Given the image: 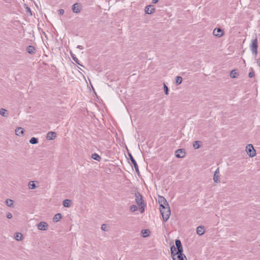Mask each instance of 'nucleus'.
Returning <instances> with one entry per match:
<instances>
[{
	"mask_svg": "<svg viewBox=\"0 0 260 260\" xmlns=\"http://www.w3.org/2000/svg\"><path fill=\"white\" fill-rule=\"evenodd\" d=\"M160 212L162 215L164 221L166 222L171 215L170 207H166V209L162 210Z\"/></svg>",
	"mask_w": 260,
	"mask_h": 260,
	"instance_id": "nucleus-1",
	"label": "nucleus"
},
{
	"mask_svg": "<svg viewBox=\"0 0 260 260\" xmlns=\"http://www.w3.org/2000/svg\"><path fill=\"white\" fill-rule=\"evenodd\" d=\"M257 39L255 38L252 40L251 44L250 45V50L253 54L256 56L257 54Z\"/></svg>",
	"mask_w": 260,
	"mask_h": 260,
	"instance_id": "nucleus-2",
	"label": "nucleus"
},
{
	"mask_svg": "<svg viewBox=\"0 0 260 260\" xmlns=\"http://www.w3.org/2000/svg\"><path fill=\"white\" fill-rule=\"evenodd\" d=\"M246 151L247 154L250 157H253L256 155L255 150H254L252 144H248L246 146Z\"/></svg>",
	"mask_w": 260,
	"mask_h": 260,
	"instance_id": "nucleus-3",
	"label": "nucleus"
},
{
	"mask_svg": "<svg viewBox=\"0 0 260 260\" xmlns=\"http://www.w3.org/2000/svg\"><path fill=\"white\" fill-rule=\"evenodd\" d=\"M135 200L138 206L144 204L142 196L138 192L135 193Z\"/></svg>",
	"mask_w": 260,
	"mask_h": 260,
	"instance_id": "nucleus-4",
	"label": "nucleus"
},
{
	"mask_svg": "<svg viewBox=\"0 0 260 260\" xmlns=\"http://www.w3.org/2000/svg\"><path fill=\"white\" fill-rule=\"evenodd\" d=\"M82 8V5L81 4L76 3L74 4L72 6L73 12L75 13H79L80 12Z\"/></svg>",
	"mask_w": 260,
	"mask_h": 260,
	"instance_id": "nucleus-5",
	"label": "nucleus"
},
{
	"mask_svg": "<svg viewBox=\"0 0 260 260\" xmlns=\"http://www.w3.org/2000/svg\"><path fill=\"white\" fill-rule=\"evenodd\" d=\"M48 225V224L44 221H41L39 222L38 225L37 227L39 230H42V231H46L47 230Z\"/></svg>",
	"mask_w": 260,
	"mask_h": 260,
	"instance_id": "nucleus-6",
	"label": "nucleus"
},
{
	"mask_svg": "<svg viewBox=\"0 0 260 260\" xmlns=\"http://www.w3.org/2000/svg\"><path fill=\"white\" fill-rule=\"evenodd\" d=\"M213 34L214 36L217 37H221L223 35V30L220 28H216L214 29L213 31Z\"/></svg>",
	"mask_w": 260,
	"mask_h": 260,
	"instance_id": "nucleus-7",
	"label": "nucleus"
},
{
	"mask_svg": "<svg viewBox=\"0 0 260 260\" xmlns=\"http://www.w3.org/2000/svg\"><path fill=\"white\" fill-rule=\"evenodd\" d=\"M175 245L176 246V249H177V253H182L183 252V247L181 244V242L179 240H176L175 241Z\"/></svg>",
	"mask_w": 260,
	"mask_h": 260,
	"instance_id": "nucleus-8",
	"label": "nucleus"
},
{
	"mask_svg": "<svg viewBox=\"0 0 260 260\" xmlns=\"http://www.w3.org/2000/svg\"><path fill=\"white\" fill-rule=\"evenodd\" d=\"M219 168H217L214 172L213 180L215 182L218 183L220 182V175H219Z\"/></svg>",
	"mask_w": 260,
	"mask_h": 260,
	"instance_id": "nucleus-9",
	"label": "nucleus"
},
{
	"mask_svg": "<svg viewBox=\"0 0 260 260\" xmlns=\"http://www.w3.org/2000/svg\"><path fill=\"white\" fill-rule=\"evenodd\" d=\"M128 155H129V158H130L132 164L134 165V167L137 173H138L139 172V168H138V166L137 164L136 161L135 160V159H134V158L133 157V156H132V155L131 153H129Z\"/></svg>",
	"mask_w": 260,
	"mask_h": 260,
	"instance_id": "nucleus-10",
	"label": "nucleus"
},
{
	"mask_svg": "<svg viewBox=\"0 0 260 260\" xmlns=\"http://www.w3.org/2000/svg\"><path fill=\"white\" fill-rule=\"evenodd\" d=\"M155 8L153 6L149 5L146 6L145 8V12L146 13L150 14L154 12Z\"/></svg>",
	"mask_w": 260,
	"mask_h": 260,
	"instance_id": "nucleus-11",
	"label": "nucleus"
},
{
	"mask_svg": "<svg viewBox=\"0 0 260 260\" xmlns=\"http://www.w3.org/2000/svg\"><path fill=\"white\" fill-rule=\"evenodd\" d=\"M205 227L203 225H200L197 228V234L199 236L203 235L205 233Z\"/></svg>",
	"mask_w": 260,
	"mask_h": 260,
	"instance_id": "nucleus-12",
	"label": "nucleus"
},
{
	"mask_svg": "<svg viewBox=\"0 0 260 260\" xmlns=\"http://www.w3.org/2000/svg\"><path fill=\"white\" fill-rule=\"evenodd\" d=\"M173 260H187L186 256L182 253H178L176 256H174Z\"/></svg>",
	"mask_w": 260,
	"mask_h": 260,
	"instance_id": "nucleus-13",
	"label": "nucleus"
},
{
	"mask_svg": "<svg viewBox=\"0 0 260 260\" xmlns=\"http://www.w3.org/2000/svg\"><path fill=\"white\" fill-rule=\"evenodd\" d=\"M158 202L159 205H165L166 206L167 204H168L166 199L162 196H158Z\"/></svg>",
	"mask_w": 260,
	"mask_h": 260,
	"instance_id": "nucleus-14",
	"label": "nucleus"
},
{
	"mask_svg": "<svg viewBox=\"0 0 260 260\" xmlns=\"http://www.w3.org/2000/svg\"><path fill=\"white\" fill-rule=\"evenodd\" d=\"M176 156L178 158L183 157L185 155V152L183 149H178L176 151Z\"/></svg>",
	"mask_w": 260,
	"mask_h": 260,
	"instance_id": "nucleus-15",
	"label": "nucleus"
},
{
	"mask_svg": "<svg viewBox=\"0 0 260 260\" xmlns=\"http://www.w3.org/2000/svg\"><path fill=\"white\" fill-rule=\"evenodd\" d=\"M56 137V133L53 132H49L47 134V139L49 140H53Z\"/></svg>",
	"mask_w": 260,
	"mask_h": 260,
	"instance_id": "nucleus-16",
	"label": "nucleus"
},
{
	"mask_svg": "<svg viewBox=\"0 0 260 260\" xmlns=\"http://www.w3.org/2000/svg\"><path fill=\"white\" fill-rule=\"evenodd\" d=\"M15 134L18 136H22L24 133L23 128L21 127H18L15 129Z\"/></svg>",
	"mask_w": 260,
	"mask_h": 260,
	"instance_id": "nucleus-17",
	"label": "nucleus"
},
{
	"mask_svg": "<svg viewBox=\"0 0 260 260\" xmlns=\"http://www.w3.org/2000/svg\"><path fill=\"white\" fill-rule=\"evenodd\" d=\"M171 252L173 258L174 256H176L178 255V253H177V249L175 247V246L173 245L171 247Z\"/></svg>",
	"mask_w": 260,
	"mask_h": 260,
	"instance_id": "nucleus-18",
	"label": "nucleus"
},
{
	"mask_svg": "<svg viewBox=\"0 0 260 260\" xmlns=\"http://www.w3.org/2000/svg\"><path fill=\"white\" fill-rule=\"evenodd\" d=\"M61 217H62L61 214L60 213H57L54 216V217L53 218V221L54 222H57L59 221L61 219Z\"/></svg>",
	"mask_w": 260,
	"mask_h": 260,
	"instance_id": "nucleus-19",
	"label": "nucleus"
},
{
	"mask_svg": "<svg viewBox=\"0 0 260 260\" xmlns=\"http://www.w3.org/2000/svg\"><path fill=\"white\" fill-rule=\"evenodd\" d=\"M27 52L29 54H34L35 53V48L32 46H28L26 49Z\"/></svg>",
	"mask_w": 260,
	"mask_h": 260,
	"instance_id": "nucleus-20",
	"label": "nucleus"
},
{
	"mask_svg": "<svg viewBox=\"0 0 260 260\" xmlns=\"http://www.w3.org/2000/svg\"><path fill=\"white\" fill-rule=\"evenodd\" d=\"M0 114L3 117H7L8 116V112L7 110L2 108L0 109Z\"/></svg>",
	"mask_w": 260,
	"mask_h": 260,
	"instance_id": "nucleus-21",
	"label": "nucleus"
},
{
	"mask_svg": "<svg viewBox=\"0 0 260 260\" xmlns=\"http://www.w3.org/2000/svg\"><path fill=\"white\" fill-rule=\"evenodd\" d=\"M6 205L9 207H13V201L11 199H7L6 201Z\"/></svg>",
	"mask_w": 260,
	"mask_h": 260,
	"instance_id": "nucleus-22",
	"label": "nucleus"
},
{
	"mask_svg": "<svg viewBox=\"0 0 260 260\" xmlns=\"http://www.w3.org/2000/svg\"><path fill=\"white\" fill-rule=\"evenodd\" d=\"M71 201L69 199H66L63 201V205L65 207H69Z\"/></svg>",
	"mask_w": 260,
	"mask_h": 260,
	"instance_id": "nucleus-23",
	"label": "nucleus"
},
{
	"mask_svg": "<svg viewBox=\"0 0 260 260\" xmlns=\"http://www.w3.org/2000/svg\"><path fill=\"white\" fill-rule=\"evenodd\" d=\"M22 235L20 233H16L14 238L17 241H20L22 240Z\"/></svg>",
	"mask_w": 260,
	"mask_h": 260,
	"instance_id": "nucleus-24",
	"label": "nucleus"
},
{
	"mask_svg": "<svg viewBox=\"0 0 260 260\" xmlns=\"http://www.w3.org/2000/svg\"><path fill=\"white\" fill-rule=\"evenodd\" d=\"M143 237H147L149 235L150 231L148 230H144L141 232Z\"/></svg>",
	"mask_w": 260,
	"mask_h": 260,
	"instance_id": "nucleus-25",
	"label": "nucleus"
},
{
	"mask_svg": "<svg viewBox=\"0 0 260 260\" xmlns=\"http://www.w3.org/2000/svg\"><path fill=\"white\" fill-rule=\"evenodd\" d=\"M71 57L73 59V60L76 63H77L78 64H79V66H83L81 64H80L79 63V60H78V59L76 57V56L73 54H71Z\"/></svg>",
	"mask_w": 260,
	"mask_h": 260,
	"instance_id": "nucleus-26",
	"label": "nucleus"
},
{
	"mask_svg": "<svg viewBox=\"0 0 260 260\" xmlns=\"http://www.w3.org/2000/svg\"><path fill=\"white\" fill-rule=\"evenodd\" d=\"M91 157L93 159L98 160V161H100V160L101 158L99 154H96V153L92 154V155H91Z\"/></svg>",
	"mask_w": 260,
	"mask_h": 260,
	"instance_id": "nucleus-27",
	"label": "nucleus"
},
{
	"mask_svg": "<svg viewBox=\"0 0 260 260\" xmlns=\"http://www.w3.org/2000/svg\"><path fill=\"white\" fill-rule=\"evenodd\" d=\"M28 188L31 189H35L36 187V184L34 181H30L28 184Z\"/></svg>",
	"mask_w": 260,
	"mask_h": 260,
	"instance_id": "nucleus-28",
	"label": "nucleus"
},
{
	"mask_svg": "<svg viewBox=\"0 0 260 260\" xmlns=\"http://www.w3.org/2000/svg\"><path fill=\"white\" fill-rule=\"evenodd\" d=\"M29 143L31 144H36L38 143V139L36 138L32 137L30 139Z\"/></svg>",
	"mask_w": 260,
	"mask_h": 260,
	"instance_id": "nucleus-29",
	"label": "nucleus"
},
{
	"mask_svg": "<svg viewBox=\"0 0 260 260\" xmlns=\"http://www.w3.org/2000/svg\"><path fill=\"white\" fill-rule=\"evenodd\" d=\"M182 82V78L180 76H177L176 78V83L177 85L180 84Z\"/></svg>",
	"mask_w": 260,
	"mask_h": 260,
	"instance_id": "nucleus-30",
	"label": "nucleus"
},
{
	"mask_svg": "<svg viewBox=\"0 0 260 260\" xmlns=\"http://www.w3.org/2000/svg\"><path fill=\"white\" fill-rule=\"evenodd\" d=\"M238 76V74L237 73H236L235 70H232L231 72V73H230V76L231 78H235L237 77Z\"/></svg>",
	"mask_w": 260,
	"mask_h": 260,
	"instance_id": "nucleus-31",
	"label": "nucleus"
},
{
	"mask_svg": "<svg viewBox=\"0 0 260 260\" xmlns=\"http://www.w3.org/2000/svg\"><path fill=\"white\" fill-rule=\"evenodd\" d=\"M200 141H195L194 143L193 144V147L195 149H197L200 148Z\"/></svg>",
	"mask_w": 260,
	"mask_h": 260,
	"instance_id": "nucleus-32",
	"label": "nucleus"
},
{
	"mask_svg": "<svg viewBox=\"0 0 260 260\" xmlns=\"http://www.w3.org/2000/svg\"><path fill=\"white\" fill-rule=\"evenodd\" d=\"M138 209V207L136 205H133L131 206L130 207V210L132 211V212H135L136 211H137Z\"/></svg>",
	"mask_w": 260,
	"mask_h": 260,
	"instance_id": "nucleus-33",
	"label": "nucleus"
},
{
	"mask_svg": "<svg viewBox=\"0 0 260 260\" xmlns=\"http://www.w3.org/2000/svg\"><path fill=\"white\" fill-rule=\"evenodd\" d=\"M139 206L141 213H143L145 210V204H142L141 205H139Z\"/></svg>",
	"mask_w": 260,
	"mask_h": 260,
	"instance_id": "nucleus-34",
	"label": "nucleus"
},
{
	"mask_svg": "<svg viewBox=\"0 0 260 260\" xmlns=\"http://www.w3.org/2000/svg\"><path fill=\"white\" fill-rule=\"evenodd\" d=\"M159 210L160 211H162V210H164L165 209H166V207H169V204H167V205H159Z\"/></svg>",
	"mask_w": 260,
	"mask_h": 260,
	"instance_id": "nucleus-35",
	"label": "nucleus"
},
{
	"mask_svg": "<svg viewBox=\"0 0 260 260\" xmlns=\"http://www.w3.org/2000/svg\"><path fill=\"white\" fill-rule=\"evenodd\" d=\"M164 91L166 94H168L169 89L165 84H164Z\"/></svg>",
	"mask_w": 260,
	"mask_h": 260,
	"instance_id": "nucleus-36",
	"label": "nucleus"
},
{
	"mask_svg": "<svg viewBox=\"0 0 260 260\" xmlns=\"http://www.w3.org/2000/svg\"><path fill=\"white\" fill-rule=\"evenodd\" d=\"M106 224H103L101 226V229L104 231H106Z\"/></svg>",
	"mask_w": 260,
	"mask_h": 260,
	"instance_id": "nucleus-37",
	"label": "nucleus"
},
{
	"mask_svg": "<svg viewBox=\"0 0 260 260\" xmlns=\"http://www.w3.org/2000/svg\"><path fill=\"white\" fill-rule=\"evenodd\" d=\"M7 217L8 218V219H11L12 218V215L11 213L10 212H8L7 213Z\"/></svg>",
	"mask_w": 260,
	"mask_h": 260,
	"instance_id": "nucleus-38",
	"label": "nucleus"
},
{
	"mask_svg": "<svg viewBox=\"0 0 260 260\" xmlns=\"http://www.w3.org/2000/svg\"><path fill=\"white\" fill-rule=\"evenodd\" d=\"M254 76V73L253 72H249V74H248V76L250 77V78H252L253 77V76Z\"/></svg>",
	"mask_w": 260,
	"mask_h": 260,
	"instance_id": "nucleus-39",
	"label": "nucleus"
},
{
	"mask_svg": "<svg viewBox=\"0 0 260 260\" xmlns=\"http://www.w3.org/2000/svg\"><path fill=\"white\" fill-rule=\"evenodd\" d=\"M58 13L59 15H63L64 13V10L63 9H59L58 10Z\"/></svg>",
	"mask_w": 260,
	"mask_h": 260,
	"instance_id": "nucleus-40",
	"label": "nucleus"
},
{
	"mask_svg": "<svg viewBox=\"0 0 260 260\" xmlns=\"http://www.w3.org/2000/svg\"><path fill=\"white\" fill-rule=\"evenodd\" d=\"M256 63L257 65L260 67V58L257 60Z\"/></svg>",
	"mask_w": 260,
	"mask_h": 260,
	"instance_id": "nucleus-41",
	"label": "nucleus"
},
{
	"mask_svg": "<svg viewBox=\"0 0 260 260\" xmlns=\"http://www.w3.org/2000/svg\"><path fill=\"white\" fill-rule=\"evenodd\" d=\"M77 48L80 49H83V48H84L82 46H81V45H78L77 46Z\"/></svg>",
	"mask_w": 260,
	"mask_h": 260,
	"instance_id": "nucleus-42",
	"label": "nucleus"
},
{
	"mask_svg": "<svg viewBox=\"0 0 260 260\" xmlns=\"http://www.w3.org/2000/svg\"><path fill=\"white\" fill-rule=\"evenodd\" d=\"M158 2V0H152V3L153 4H156Z\"/></svg>",
	"mask_w": 260,
	"mask_h": 260,
	"instance_id": "nucleus-43",
	"label": "nucleus"
}]
</instances>
